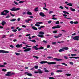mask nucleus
<instances>
[{
  "label": "nucleus",
  "mask_w": 79,
  "mask_h": 79,
  "mask_svg": "<svg viewBox=\"0 0 79 79\" xmlns=\"http://www.w3.org/2000/svg\"><path fill=\"white\" fill-rule=\"evenodd\" d=\"M40 64H44V63H47L48 64H56V62H48L47 61H41L40 62Z\"/></svg>",
  "instance_id": "nucleus-1"
},
{
  "label": "nucleus",
  "mask_w": 79,
  "mask_h": 79,
  "mask_svg": "<svg viewBox=\"0 0 79 79\" xmlns=\"http://www.w3.org/2000/svg\"><path fill=\"white\" fill-rule=\"evenodd\" d=\"M10 12V11L7 10H5L3 11L1 13V15H3V16H6L7 15V13Z\"/></svg>",
  "instance_id": "nucleus-2"
},
{
  "label": "nucleus",
  "mask_w": 79,
  "mask_h": 79,
  "mask_svg": "<svg viewBox=\"0 0 79 79\" xmlns=\"http://www.w3.org/2000/svg\"><path fill=\"white\" fill-rule=\"evenodd\" d=\"M62 49H60V50H59V52H63L64 51V50H68L69 49V48L68 47H64L62 48Z\"/></svg>",
  "instance_id": "nucleus-3"
},
{
  "label": "nucleus",
  "mask_w": 79,
  "mask_h": 79,
  "mask_svg": "<svg viewBox=\"0 0 79 79\" xmlns=\"http://www.w3.org/2000/svg\"><path fill=\"white\" fill-rule=\"evenodd\" d=\"M39 34L41 35H38L37 36H38V37H41V38H44V36L43 35L44 34V32L43 31H40L39 33Z\"/></svg>",
  "instance_id": "nucleus-4"
},
{
  "label": "nucleus",
  "mask_w": 79,
  "mask_h": 79,
  "mask_svg": "<svg viewBox=\"0 0 79 79\" xmlns=\"http://www.w3.org/2000/svg\"><path fill=\"white\" fill-rule=\"evenodd\" d=\"M37 48V46H33V47L32 48H34L36 50H43L44 49V48L42 46L40 47L39 48Z\"/></svg>",
  "instance_id": "nucleus-5"
},
{
  "label": "nucleus",
  "mask_w": 79,
  "mask_h": 79,
  "mask_svg": "<svg viewBox=\"0 0 79 79\" xmlns=\"http://www.w3.org/2000/svg\"><path fill=\"white\" fill-rule=\"evenodd\" d=\"M20 10V8H16V7H14L12 8V9H10V10L12 11H18Z\"/></svg>",
  "instance_id": "nucleus-6"
},
{
  "label": "nucleus",
  "mask_w": 79,
  "mask_h": 79,
  "mask_svg": "<svg viewBox=\"0 0 79 79\" xmlns=\"http://www.w3.org/2000/svg\"><path fill=\"white\" fill-rule=\"evenodd\" d=\"M9 52L7 51L3 50H0V53H9Z\"/></svg>",
  "instance_id": "nucleus-7"
},
{
  "label": "nucleus",
  "mask_w": 79,
  "mask_h": 79,
  "mask_svg": "<svg viewBox=\"0 0 79 79\" xmlns=\"http://www.w3.org/2000/svg\"><path fill=\"white\" fill-rule=\"evenodd\" d=\"M79 36H75L74 37H73V40H79Z\"/></svg>",
  "instance_id": "nucleus-8"
},
{
  "label": "nucleus",
  "mask_w": 79,
  "mask_h": 79,
  "mask_svg": "<svg viewBox=\"0 0 79 79\" xmlns=\"http://www.w3.org/2000/svg\"><path fill=\"white\" fill-rule=\"evenodd\" d=\"M6 76H11V72H8L7 74H5Z\"/></svg>",
  "instance_id": "nucleus-9"
},
{
  "label": "nucleus",
  "mask_w": 79,
  "mask_h": 79,
  "mask_svg": "<svg viewBox=\"0 0 79 79\" xmlns=\"http://www.w3.org/2000/svg\"><path fill=\"white\" fill-rule=\"evenodd\" d=\"M40 16H42V17H44V16H45V15L44 13L42 12L40 13Z\"/></svg>",
  "instance_id": "nucleus-10"
},
{
  "label": "nucleus",
  "mask_w": 79,
  "mask_h": 79,
  "mask_svg": "<svg viewBox=\"0 0 79 79\" xmlns=\"http://www.w3.org/2000/svg\"><path fill=\"white\" fill-rule=\"evenodd\" d=\"M31 50V48H27L26 49L24 50V52H29V51H30Z\"/></svg>",
  "instance_id": "nucleus-11"
},
{
  "label": "nucleus",
  "mask_w": 79,
  "mask_h": 79,
  "mask_svg": "<svg viewBox=\"0 0 79 79\" xmlns=\"http://www.w3.org/2000/svg\"><path fill=\"white\" fill-rule=\"evenodd\" d=\"M44 70V72L45 73H49V71L46 68H44L43 69Z\"/></svg>",
  "instance_id": "nucleus-12"
},
{
  "label": "nucleus",
  "mask_w": 79,
  "mask_h": 79,
  "mask_svg": "<svg viewBox=\"0 0 79 79\" xmlns=\"http://www.w3.org/2000/svg\"><path fill=\"white\" fill-rule=\"evenodd\" d=\"M54 60H56V61H61L62 60H63L61 59H58L57 58H54Z\"/></svg>",
  "instance_id": "nucleus-13"
},
{
  "label": "nucleus",
  "mask_w": 79,
  "mask_h": 79,
  "mask_svg": "<svg viewBox=\"0 0 79 79\" xmlns=\"http://www.w3.org/2000/svg\"><path fill=\"white\" fill-rule=\"evenodd\" d=\"M6 24V22L2 21V22L1 23V24H2V26H5V24Z\"/></svg>",
  "instance_id": "nucleus-14"
},
{
  "label": "nucleus",
  "mask_w": 79,
  "mask_h": 79,
  "mask_svg": "<svg viewBox=\"0 0 79 79\" xmlns=\"http://www.w3.org/2000/svg\"><path fill=\"white\" fill-rule=\"evenodd\" d=\"M25 74H27V76H32V75L31 73H28V72H25Z\"/></svg>",
  "instance_id": "nucleus-15"
},
{
  "label": "nucleus",
  "mask_w": 79,
  "mask_h": 79,
  "mask_svg": "<svg viewBox=\"0 0 79 79\" xmlns=\"http://www.w3.org/2000/svg\"><path fill=\"white\" fill-rule=\"evenodd\" d=\"M38 71L39 74H42V73H43V72L40 69H38Z\"/></svg>",
  "instance_id": "nucleus-16"
},
{
  "label": "nucleus",
  "mask_w": 79,
  "mask_h": 79,
  "mask_svg": "<svg viewBox=\"0 0 79 79\" xmlns=\"http://www.w3.org/2000/svg\"><path fill=\"white\" fill-rule=\"evenodd\" d=\"M27 15H32V12H29V11H27Z\"/></svg>",
  "instance_id": "nucleus-17"
},
{
  "label": "nucleus",
  "mask_w": 79,
  "mask_h": 79,
  "mask_svg": "<svg viewBox=\"0 0 79 79\" xmlns=\"http://www.w3.org/2000/svg\"><path fill=\"white\" fill-rule=\"evenodd\" d=\"M32 29L33 30H35V31H37V28H36L35 27L32 26Z\"/></svg>",
  "instance_id": "nucleus-18"
},
{
  "label": "nucleus",
  "mask_w": 79,
  "mask_h": 79,
  "mask_svg": "<svg viewBox=\"0 0 79 79\" xmlns=\"http://www.w3.org/2000/svg\"><path fill=\"white\" fill-rule=\"evenodd\" d=\"M70 10L71 11H73L74 12L75 11H76V10L74 9L72 7H71L70 8Z\"/></svg>",
  "instance_id": "nucleus-19"
},
{
  "label": "nucleus",
  "mask_w": 79,
  "mask_h": 79,
  "mask_svg": "<svg viewBox=\"0 0 79 79\" xmlns=\"http://www.w3.org/2000/svg\"><path fill=\"white\" fill-rule=\"evenodd\" d=\"M29 41H30V42H34V43H35V42H36V41H35V40H30Z\"/></svg>",
  "instance_id": "nucleus-20"
},
{
  "label": "nucleus",
  "mask_w": 79,
  "mask_h": 79,
  "mask_svg": "<svg viewBox=\"0 0 79 79\" xmlns=\"http://www.w3.org/2000/svg\"><path fill=\"white\" fill-rule=\"evenodd\" d=\"M16 20V19H12L10 20V21H11L12 22H13L14 21H15Z\"/></svg>",
  "instance_id": "nucleus-21"
},
{
  "label": "nucleus",
  "mask_w": 79,
  "mask_h": 79,
  "mask_svg": "<svg viewBox=\"0 0 79 79\" xmlns=\"http://www.w3.org/2000/svg\"><path fill=\"white\" fill-rule=\"evenodd\" d=\"M38 7H36L34 10L35 11H38L39 10H38Z\"/></svg>",
  "instance_id": "nucleus-22"
},
{
  "label": "nucleus",
  "mask_w": 79,
  "mask_h": 79,
  "mask_svg": "<svg viewBox=\"0 0 79 79\" xmlns=\"http://www.w3.org/2000/svg\"><path fill=\"white\" fill-rule=\"evenodd\" d=\"M67 5L69 6H73V4H71V3H69L68 4H67Z\"/></svg>",
  "instance_id": "nucleus-23"
},
{
  "label": "nucleus",
  "mask_w": 79,
  "mask_h": 79,
  "mask_svg": "<svg viewBox=\"0 0 79 79\" xmlns=\"http://www.w3.org/2000/svg\"><path fill=\"white\" fill-rule=\"evenodd\" d=\"M16 47H17V48H19L20 47V45L19 44H18L17 45H16L15 46Z\"/></svg>",
  "instance_id": "nucleus-24"
},
{
  "label": "nucleus",
  "mask_w": 79,
  "mask_h": 79,
  "mask_svg": "<svg viewBox=\"0 0 79 79\" xmlns=\"http://www.w3.org/2000/svg\"><path fill=\"white\" fill-rule=\"evenodd\" d=\"M56 29H59V28H60V26L59 25H57V26H56Z\"/></svg>",
  "instance_id": "nucleus-25"
},
{
  "label": "nucleus",
  "mask_w": 79,
  "mask_h": 79,
  "mask_svg": "<svg viewBox=\"0 0 79 79\" xmlns=\"http://www.w3.org/2000/svg\"><path fill=\"white\" fill-rule=\"evenodd\" d=\"M58 37H60V36L59 35L56 36V35H55L54 36V37L55 38H58Z\"/></svg>",
  "instance_id": "nucleus-26"
},
{
  "label": "nucleus",
  "mask_w": 79,
  "mask_h": 79,
  "mask_svg": "<svg viewBox=\"0 0 79 79\" xmlns=\"http://www.w3.org/2000/svg\"><path fill=\"white\" fill-rule=\"evenodd\" d=\"M64 41H58L57 43H59V44H61V43H64Z\"/></svg>",
  "instance_id": "nucleus-27"
},
{
  "label": "nucleus",
  "mask_w": 79,
  "mask_h": 79,
  "mask_svg": "<svg viewBox=\"0 0 79 79\" xmlns=\"http://www.w3.org/2000/svg\"><path fill=\"white\" fill-rule=\"evenodd\" d=\"M61 64H62L65 65V66H68V65L67 64H65V63H62Z\"/></svg>",
  "instance_id": "nucleus-28"
},
{
  "label": "nucleus",
  "mask_w": 79,
  "mask_h": 79,
  "mask_svg": "<svg viewBox=\"0 0 79 79\" xmlns=\"http://www.w3.org/2000/svg\"><path fill=\"white\" fill-rule=\"evenodd\" d=\"M72 58H75V59H77V58H79V57H73V56H72Z\"/></svg>",
  "instance_id": "nucleus-29"
},
{
  "label": "nucleus",
  "mask_w": 79,
  "mask_h": 79,
  "mask_svg": "<svg viewBox=\"0 0 79 79\" xmlns=\"http://www.w3.org/2000/svg\"><path fill=\"white\" fill-rule=\"evenodd\" d=\"M57 32H58V31H53V33L54 34H56Z\"/></svg>",
  "instance_id": "nucleus-30"
},
{
  "label": "nucleus",
  "mask_w": 79,
  "mask_h": 79,
  "mask_svg": "<svg viewBox=\"0 0 79 79\" xmlns=\"http://www.w3.org/2000/svg\"><path fill=\"white\" fill-rule=\"evenodd\" d=\"M5 66L3 65H0V68H3L4 67H5Z\"/></svg>",
  "instance_id": "nucleus-31"
},
{
  "label": "nucleus",
  "mask_w": 79,
  "mask_h": 79,
  "mask_svg": "<svg viewBox=\"0 0 79 79\" xmlns=\"http://www.w3.org/2000/svg\"><path fill=\"white\" fill-rule=\"evenodd\" d=\"M2 71H4V72H6V71L7 70H6V69H2Z\"/></svg>",
  "instance_id": "nucleus-32"
},
{
  "label": "nucleus",
  "mask_w": 79,
  "mask_h": 79,
  "mask_svg": "<svg viewBox=\"0 0 79 79\" xmlns=\"http://www.w3.org/2000/svg\"><path fill=\"white\" fill-rule=\"evenodd\" d=\"M14 2L15 3V4L16 5H18V2H16V1H14Z\"/></svg>",
  "instance_id": "nucleus-33"
},
{
  "label": "nucleus",
  "mask_w": 79,
  "mask_h": 79,
  "mask_svg": "<svg viewBox=\"0 0 79 79\" xmlns=\"http://www.w3.org/2000/svg\"><path fill=\"white\" fill-rule=\"evenodd\" d=\"M56 72H57V73H60L61 72H63V70H57L56 71Z\"/></svg>",
  "instance_id": "nucleus-34"
},
{
  "label": "nucleus",
  "mask_w": 79,
  "mask_h": 79,
  "mask_svg": "<svg viewBox=\"0 0 79 79\" xmlns=\"http://www.w3.org/2000/svg\"><path fill=\"white\" fill-rule=\"evenodd\" d=\"M24 1H20L19 2V3H24Z\"/></svg>",
  "instance_id": "nucleus-35"
},
{
  "label": "nucleus",
  "mask_w": 79,
  "mask_h": 79,
  "mask_svg": "<svg viewBox=\"0 0 79 79\" xmlns=\"http://www.w3.org/2000/svg\"><path fill=\"white\" fill-rule=\"evenodd\" d=\"M56 24H60V22H59L58 21H57L56 23Z\"/></svg>",
  "instance_id": "nucleus-36"
},
{
  "label": "nucleus",
  "mask_w": 79,
  "mask_h": 79,
  "mask_svg": "<svg viewBox=\"0 0 79 79\" xmlns=\"http://www.w3.org/2000/svg\"><path fill=\"white\" fill-rule=\"evenodd\" d=\"M36 24H43V23L42 22H37L36 23Z\"/></svg>",
  "instance_id": "nucleus-37"
},
{
  "label": "nucleus",
  "mask_w": 79,
  "mask_h": 79,
  "mask_svg": "<svg viewBox=\"0 0 79 79\" xmlns=\"http://www.w3.org/2000/svg\"><path fill=\"white\" fill-rule=\"evenodd\" d=\"M34 68L36 69H37L39 68V66H34Z\"/></svg>",
  "instance_id": "nucleus-38"
},
{
  "label": "nucleus",
  "mask_w": 79,
  "mask_h": 79,
  "mask_svg": "<svg viewBox=\"0 0 79 79\" xmlns=\"http://www.w3.org/2000/svg\"><path fill=\"white\" fill-rule=\"evenodd\" d=\"M66 76H71V74L69 73H67L66 74Z\"/></svg>",
  "instance_id": "nucleus-39"
},
{
  "label": "nucleus",
  "mask_w": 79,
  "mask_h": 79,
  "mask_svg": "<svg viewBox=\"0 0 79 79\" xmlns=\"http://www.w3.org/2000/svg\"><path fill=\"white\" fill-rule=\"evenodd\" d=\"M33 57L34 58H36V59H38L39 58V57H38L37 56H33Z\"/></svg>",
  "instance_id": "nucleus-40"
},
{
  "label": "nucleus",
  "mask_w": 79,
  "mask_h": 79,
  "mask_svg": "<svg viewBox=\"0 0 79 79\" xmlns=\"http://www.w3.org/2000/svg\"><path fill=\"white\" fill-rule=\"evenodd\" d=\"M43 9L44 10H46V11H48V10L47 9L45 8V7H43Z\"/></svg>",
  "instance_id": "nucleus-41"
},
{
  "label": "nucleus",
  "mask_w": 79,
  "mask_h": 79,
  "mask_svg": "<svg viewBox=\"0 0 79 79\" xmlns=\"http://www.w3.org/2000/svg\"><path fill=\"white\" fill-rule=\"evenodd\" d=\"M56 44V42H53L52 43V45H55Z\"/></svg>",
  "instance_id": "nucleus-42"
},
{
  "label": "nucleus",
  "mask_w": 79,
  "mask_h": 79,
  "mask_svg": "<svg viewBox=\"0 0 79 79\" xmlns=\"http://www.w3.org/2000/svg\"><path fill=\"white\" fill-rule=\"evenodd\" d=\"M15 55H17V56H18V55H20V53H19L15 52Z\"/></svg>",
  "instance_id": "nucleus-43"
},
{
  "label": "nucleus",
  "mask_w": 79,
  "mask_h": 79,
  "mask_svg": "<svg viewBox=\"0 0 79 79\" xmlns=\"http://www.w3.org/2000/svg\"><path fill=\"white\" fill-rule=\"evenodd\" d=\"M12 31H13V32H16V31H17V30H16V29L13 30Z\"/></svg>",
  "instance_id": "nucleus-44"
},
{
  "label": "nucleus",
  "mask_w": 79,
  "mask_h": 79,
  "mask_svg": "<svg viewBox=\"0 0 79 79\" xmlns=\"http://www.w3.org/2000/svg\"><path fill=\"white\" fill-rule=\"evenodd\" d=\"M30 70H32V71H34V67L31 68L30 69Z\"/></svg>",
  "instance_id": "nucleus-45"
},
{
  "label": "nucleus",
  "mask_w": 79,
  "mask_h": 79,
  "mask_svg": "<svg viewBox=\"0 0 79 79\" xmlns=\"http://www.w3.org/2000/svg\"><path fill=\"white\" fill-rule=\"evenodd\" d=\"M78 23H79V22H78V21H76V22H74V24H78Z\"/></svg>",
  "instance_id": "nucleus-46"
},
{
  "label": "nucleus",
  "mask_w": 79,
  "mask_h": 79,
  "mask_svg": "<svg viewBox=\"0 0 79 79\" xmlns=\"http://www.w3.org/2000/svg\"><path fill=\"white\" fill-rule=\"evenodd\" d=\"M47 58H48L49 59H50L51 58H53V57H50V56H48L47 57Z\"/></svg>",
  "instance_id": "nucleus-47"
},
{
  "label": "nucleus",
  "mask_w": 79,
  "mask_h": 79,
  "mask_svg": "<svg viewBox=\"0 0 79 79\" xmlns=\"http://www.w3.org/2000/svg\"><path fill=\"white\" fill-rule=\"evenodd\" d=\"M5 35H3L2 39H3L4 38L6 37H5Z\"/></svg>",
  "instance_id": "nucleus-48"
},
{
  "label": "nucleus",
  "mask_w": 79,
  "mask_h": 79,
  "mask_svg": "<svg viewBox=\"0 0 79 79\" xmlns=\"http://www.w3.org/2000/svg\"><path fill=\"white\" fill-rule=\"evenodd\" d=\"M49 79H55V78H54L53 77H50L49 78Z\"/></svg>",
  "instance_id": "nucleus-49"
},
{
  "label": "nucleus",
  "mask_w": 79,
  "mask_h": 79,
  "mask_svg": "<svg viewBox=\"0 0 79 79\" xmlns=\"http://www.w3.org/2000/svg\"><path fill=\"white\" fill-rule=\"evenodd\" d=\"M52 23V21H51V20H49L48 21V24H50V23Z\"/></svg>",
  "instance_id": "nucleus-50"
},
{
  "label": "nucleus",
  "mask_w": 79,
  "mask_h": 79,
  "mask_svg": "<svg viewBox=\"0 0 79 79\" xmlns=\"http://www.w3.org/2000/svg\"><path fill=\"white\" fill-rule=\"evenodd\" d=\"M10 17V15H7L5 17L6 18H9Z\"/></svg>",
  "instance_id": "nucleus-51"
},
{
  "label": "nucleus",
  "mask_w": 79,
  "mask_h": 79,
  "mask_svg": "<svg viewBox=\"0 0 79 79\" xmlns=\"http://www.w3.org/2000/svg\"><path fill=\"white\" fill-rule=\"evenodd\" d=\"M10 75L11 76H12V75H15V73H10Z\"/></svg>",
  "instance_id": "nucleus-52"
},
{
  "label": "nucleus",
  "mask_w": 79,
  "mask_h": 79,
  "mask_svg": "<svg viewBox=\"0 0 79 79\" xmlns=\"http://www.w3.org/2000/svg\"><path fill=\"white\" fill-rule=\"evenodd\" d=\"M69 64H72V65H73L74 64V63H73L72 62H70Z\"/></svg>",
  "instance_id": "nucleus-53"
},
{
  "label": "nucleus",
  "mask_w": 79,
  "mask_h": 79,
  "mask_svg": "<svg viewBox=\"0 0 79 79\" xmlns=\"http://www.w3.org/2000/svg\"><path fill=\"white\" fill-rule=\"evenodd\" d=\"M43 42H44V43H45V44H47V41H46L45 40H44L43 41Z\"/></svg>",
  "instance_id": "nucleus-54"
},
{
  "label": "nucleus",
  "mask_w": 79,
  "mask_h": 79,
  "mask_svg": "<svg viewBox=\"0 0 79 79\" xmlns=\"http://www.w3.org/2000/svg\"><path fill=\"white\" fill-rule=\"evenodd\" d=\"M10 47H11V48H14V46H13V45H10Z\"/></svg>",
  "instance_id": "nucleus-55"
},
{
  "label": "nucleus",
  "mask_w": 79,
  "mask_h": 79,
  "mask_svg": "<svg viewBox=\"0 0 79 79\" xmlns=\"http://www.w3.org/2000/svg\"><path fill=\"white\" fill-rule=\"evenodd\" d=\"M25 22H26V23H29V21L28 20H26Z\"/></svg>",
  "instance_id": "nucleus-56"
},
{
  "label": "nucleus",
  "mask_w": 79,
  "mask_h": 79,
  "mask_svg": "<svg viewBox=\"0 0 79 79\" xmlns=\"http://www.w3.org/2000/svg\"><path fill=\"white\" fill-rule=\"evenodd\" d=\"M71 56H76V54H71Z\"/></svg>",
  "instance_id": "nucleus-57"
},
{
  "label": "nucleus",
  "mask_w": 79,
  "mask_h": 79,
  "mask_svg": "<svg viewBox=\"0 0 79 79\" xmlns=\"http://www.w3.org/2000/svg\"><path fill=\"white\" fill-rule=\"evenodd\" d=\"M52 19H54V20H56L57 19L54 18V17H53L52 18Z\"/></svg>",
  "instance_id": "nucleus-58"
},
{
  "label": "nucleus",
  "mask_w": 79,
  "mask_h": 79,
  "mask_svg": "<svg viewBox=\"0 0 79 79\" xmlns=\"http://www.w3.org/2000/svg\"><path fill=\"white\" fill-rule=\"evenodd\" d=\"M50 47V45H47V48H49Z\"/></svg>",
  "instance_id": "nucleus-59"
},
{
  "label": "nucleus",
  "mask_w": 79,
  "mask_h": 79,
  "mask_svg": "<svg viewBox=\"0 0 79 79\" xmlns=\"http://www.w3.org/2000/svg\"><path fill=\"white\" fill-rule=\"evenodd\" d=\"M52 28V29H56V26H54Z\"/></svg>",
  "instance_id": "nucleus-60"
},
{
  "label": "nucleus",
  "mask_w": 79,
  "mask_h": 79,
  "mask_svg": "<svg viewBox=\"0 0 79 79\" xmlns=\"http://www.w3.org/2000/svg\"><path fill=\"white\" fill-rule=\"evenodd\" d=\"M59 8H60V9H64L63 8V6H60V7H59Z\"/></svg>",
  "instance_id": "nucleus-61"
},
{
  "label": "nucleus",
  "mask_w": 79,
  "mask_h": 79,
  "mask_svg": "<svg viewBox=\"0 0 79 79\" xmlns=\"http://www.w3.org/2000/svg\"><path fill=\"white\" fill-rule=\"evenodd\" d=\"M63 13H64V14H66V13H67V12L65 11H63Z\"/></svg>",
  "instance_id": "nucleus-62"
},
{
  "label": "nucleus",
  "mask_w": 79,
  "mask_h": 79,
  "mask_svg": "<svg viewBox=\"0 0 79 79\" xmlns=\"http://www.w3.org/2000/svg\"><path fill=\"white\" fill-rule=\"evenodd\" d=\"M26 46L27 47H31V46H28L27 45H26Z\"/></svg>",
  "instance_id": "nucleus-63"
},
{
  "label": "nucleus",
  "mask_w": 79,
  "mask_h": 79,
  "mask_svg": "<svg viewBox=\"0 0 79 79\" xmlns=\"http://www.w3.org/2000/svg\"><path fill=\"white\" fill-rule=\"evenodd\" d=\"M70 23L71 24H73V23H74V22H73V21H70Z\"/></svg>",
  "instance_id": "nucleus-64"
}]
</instances>
